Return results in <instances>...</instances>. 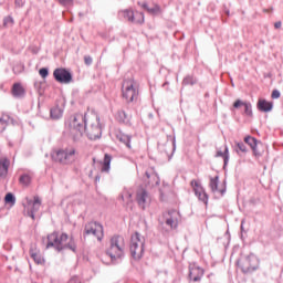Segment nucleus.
Instances as JSON below:
<instances>
[{"instance_id": "5fc2aeb1", "label": "nucleus", "mask_w": 283, "mask_h": 283, "mask_svg": "<svg viewBox=\"0 0 283 283\" xmlns=\"http://www.w3.org/2000/svg\"><path fill=\"white\" fill-rule=\"evenodd\" d=\"M243 232H244V224L241 223V233H243Z\"/></svg>"}, {"instance_id": "0eeeda50", "label": "nucleus", "mask_w": 283, "mask_h": 283, "mask_svg": "<svg viewBox=\"0 0 283 283\" xmlns=\"http://www.w3.org/2000/svg\"><path fill=\"white\" fill-rule=\"evenodd\" d=\"M53 77L57 83H62L64 85L72 83L73 80L72 72L63 67L55 69L53 72Z\"/></svg>"}, {"instance_id": "c756f323", "label": "nucleus", "mask_w": 283, "mask_h": 283, "mask_svg": "<svg viewBox=\"0 0 283 283\" xmlns=\"http://www.w3.org/2000/svg\"><path fill=\"white\" fill-rule=\"evenodd\" d=\"M181 83L185 86H187V85H196V84H198V78H196V76H193V75H187L186 77H184Z\"/></svg>"}, {"instance_id": "9d476101", "label": "nucleus", "mask_w": 283, "mask_h": 283, "mask_svg": "<svg viewBox=\"0 0 283 283\" xmlns=\"http://www.w3.org/2000/svg\"><path fill=\"white\" fill-rule=\"evenodd\" d=\"M205 275V270L196 264L189 266V280L192 282H200Z\"/></svg>"}, {"instance_id": "6e6552de", "label": "nucleus", "mask_w": 283, "mask_h": 283, "mask_svg": "<svg viewBox=\"0 0 283 283\" xmlns=\"http://www.w3.org/2000/svg\"><path fill=\"white\" fill-rule=\"evenodd\" d=\"M87 134V137L91 140H96L97 138H101L103 135V128L101 127V118L96 117L95 124H91L88 127L86 126V129L84 130Z\"/></svg>"}, {"instance_id": "603ef678", "label": "nucleus", "mask_w": 283, "mask_h": 283, "mask_svg": "<svg viewBox=\"0 0 283 283\" xmlns=\"http://www.w3.org/2000/svg\"><path fill=\"white\" fill-rule=\"evenodd\" d=\"M245 258V261L249 263L251 262V258H253V255H248V256H244Z\"/></svg>"}, {"instance_id": "ea45409f", "label": "nucleus", "mask_w": 283, "mask_h": 283, "mask_svg": "<svg viewBox=\"0 0 283 283\" xmlns=\"http://www.w3.org/2000/svg\"><path fill=\"white\" fill-rule=\"evenodd\" d=\"M84 63H85V65L90 66V65H92V63H94V59H92L91 55H85Z\"/></svg>"}, {"instance_id": "c85d7f7f", "label": "nucleus", "mask_w": 283, "mask_h": 283, "mask_svg": "<svg viewBox=\"0 0 283 283\" xmlns=\"http://www.w3.org/2000/svg\"><path fill=\"white\" fill-rule=\"evenodd\" d=\"M132 23H137L139 25H143V23H145V13L136 11L134 13V18H133V22Z\"/></svg>"}, {"instance_id": "f03ea898", "label": "nucleus", "mask_w": 283, "mask_h": 283, "mask_svg": "<svg viewBox=\"0 0 283 283\" xmlns=\"http://www.w3.org/2000/svg\"><path fill=\"white\" fill-rule=\"evenodd\" d=\"M87 114L76 113L75 115L70 117L69 128L70 134L72 136V140L74 143H78L81 138H83V134H85V129H87Z\"/></svg>"}, {"instance_id": "c9c22d12", "label": "nucleus", "mask_w": 283, "mask_h": 283, "mask_svg": "<svg viewBox=\"0 0 283 283\" xmlns=\"http://www.w3.org/2000/svg\"><path fill=\"white\" fill-rule=\"evenodd\" d=\"M123 14H124V18L127 19V21H129L130 23L133 22V20H134V14H135L134 11H132V10H129V9H126V10L123 11Z\"/></svg>"}, {"instance_id": "09e8293b", "label": "nucleus", "mask_w": 283, "mask_h": 283, "mask_svg": "<svg viewBox=\"0 0 283 283\" xmlns=\"http://www.w3.org/2000/svg\"><path fill=\"white\" fill-rule=\"evenodd\" d=\"M274 28H275L276 30H280V28H282V21L275 22V23H274Z\"/></svg>"}, {"instance_id": "e433bc0d", "label": "nucleus", "mask_w": 283, "mask_h": 283, "mask_svg": "<svg viewBox=\"0 0 283 283\" xmlns=\"http://www.w3.org/2000/svg\"><path fill=\"white\" fill-rule=\"evenodd\" d=\"M3 25L8 28V25H14V18L12 15H8L3 19Z\"/></svg>"}, {"instance_id": "b1692460", "label": "nucleus", "mask_w": 283, "mask_h": 283, "mask_svg": "<svg viewBox=\"0 0 283 283\" xmlns=\"http://www.w3.org/2000/svg\"><path fill=\"white\" fill-rule=\"evenodd\" d=\"M109 169H112V155L105 154L103 159L102 171L105 174H109Z\"/></svg>"}, {"instance_id": "8fccbe9b", "label": "nucleus", "mask_w": 283, "mask_h": 283, "mask_svg": "<svg viewBox=\"0 0 283 283\" xmlns=\"http://www.w3.org/2000/svg\"><path fill=\"white\" fill-rule=\"evenodd\" d=\"M106 253L109 255L111 260H116V255L109 252V250H107Z\"/></svg>"}, {"instance_id": "2f4dec72", "label": "nucleus", "mask_w": 283, "mask_h": 283, "mask_svg": "<svg viewBox=\"0 0 283 283\" xmlns=\"http://www.w3.org/2000/svg\"><path fill=\"white\" fill-rule=\"evenodd\" d=\"M244 143L253 149V147H258V139L255 137L247 136L244 137Z\"/></svg>"}, {"instance_id": "a18cd8bd", "label": "nucleus", "mask_w": 283, "mask_h": 283, "mask_svg": "<svg viewBox=\"0 0 283 283\" xmlns=\"http://www.w3.org/2000/svg\"><path fill=\"white\" fill-rule=\"evenodd\" d=\"M146 177L149 179V178H157V181H156V185H160V179L158 178V176L156 174H153V175H149L147 171H146Z\"/></svg>"}, {"instance_id": "39448f33", "label": "nucleus", "mask_w": 283, "mask_h": 283, "mask_svg": "<svg viewBox=\"0 0 283 283\" xmlns=\"http://www.w3.org/2000/svg\"><path fill=\"white\" fill-rule=\"evenodd\" d=\"M190 186L192 187V191L195 192V196L198 197V200L200 202H203L206 207L209 205V195L207 191H205V187H202V184H200V180L192 179L190 181Z\"/></svg>"}, {"instance_id": "f3484780", "label": "nucleus", "mask_w": 283, "mask_h": 283, "mask_svg": "<svg viewBox=\"0 0 283 283\" xmlns=\"http://www.w3.org/2000/svg\"><path fill=\"white\" fill-rule=\"evenodd\" d=\"M166 224L171 229H178V217L176 214V211L172 210L167 212Z\"/></svg>"}, {"instance_id": "cd10ccee", "label": "nucleus", "mask_w": 283, "mask_h": 283, "mask_svg": "<svg viewBox=\"0 0 283 283\" xmlns=\"http://www.w3.org/2000/svg\"><path fill=\"white\" fill-rule=\"evenodd\" d=\"M30 255L32 260L35 262V264H45V259H43V256L38 252H34V250L30 251Z\"/></svg>"}, {"instance_id": "3c124183", "label": "nucleus", "mask_w": 283, "mask_h": 283, "mask_svg": "<svg viewBox=\"0 0 283 283\" xmlns=\"http://www.w3.org/2000/svg\"><path fill=\"white\" fill-rule=\"evenodd\" d=\"M98 182H101V175H97L95 177V185H98Z\"/></svg>"}, {"instance_id": "6e6d98bb", "label": "nucleus", "mask_w": 283, "mask_h": 283, "mask_svg": "<svg viewBox=\"0 0 283 283\" xmlns=\"http://www.w3.org/2000/svg\"><path fill=\"white\" fill-rule=\"evenodd\" d=\"M167 85H169V82H165V83L163 84V87H167Z\"/></svg>"}, {"instance_id": "a19ab883", "label": "nucleus", "mask_w": 283, "mask_h": 283, "mask_svg": "<svg viewBox=\"0 0 283 283\" xmlns=\"http://www.w3.org/2000/svg\"><path fill=\"white\" fill-rule=\"evenodd\" d=\"M137 6L143 8V10H146V12H149V4L147 2H137Z\"/></svg>"}, {"instance_id": "a878e982", "label": "nucleus", "mask_w": 283, "mask_h": 283, "mask_svg": "<svg viewBox=\"0 0 283 283\" xmlns=\"http://www.w3.org/2000/svg\"><path fill=\"white\" fill-rule=\"evenodd\" d=\"M234 151H237L238 156H242V154H247L249 149H247V145L243 142H235Z\"/></svg>"}, {"instance_id": "6ab92c4d", "label": "nucleus", "mask_w": 283, "mask_h": 283, "mask_svg": "<svg viewBox=\"0 0 283 283\" xmlns=\"http://www.w3.org/2000/svg\"><path fill=\"white\" fill-rule=\"evenodd\" d=\"M125 247V238L120 234H115L111 238V249H123Z\"/></svg>"}, {"instance_id": "864d4df0", "label": "nucleus", "mask_w": 283, "mask_h": 283, "mask_svg": "<svg viewBox=\"0 0 283 283\" xmlns=\"http://www.w3.org/2000/svg\"><path fill=\"white\" fill-rule=\"evenodd\" d=\"M40 85H41V84H39L38 82L34 83V87H36V90L40 88Z\"/></svg>"}, {"instance_id": "de8ad7c7", "label": "nucleus", "mask_w": 283, "mask_h": 283, "mask_svg": "<svg viewBox=\"0 0 283 283\" xmlns=\"http://www.w3.org/2000/svg\"><path fill=\"white\" fill-rule=\"evenodd\" d=\"M223 240L224 249H229V237H226Z\"/></svg>"}, {"instance_id": "ddd939ff", "label": "nucleus", "mask_w": 283, "mask_h": 283, "mask_svg": "<svg viewBox=\"0 0 283 283\" xmlns=\"http://www.w3.org/2000/svg\"><path fill=\"white\" fill-rule=\"evenodd\" d=\"M28 205H32V208L28 210V216L34 220V214L41 209V198L39 196H34L33 201H29Z\"/></svg>"}, {"instance_id": "f8f14e48", "label": "nucleus", "mask_w": 283, "mask_h": 283, "mask_svg": "<svg viewBox=\"0 0 283 283\" xmlns=\"http://www.w3.org/2000/svg\"><path fill=\"white\" fill-rule=\"evenodd\" d=\"M136 200L139 207L145 209V205H147V200H149V192L145 188H140L136 192Z\"/></svg>"}, {"instance_id": "4468645a", "label": "nucleus", "mask_w": 283, "mask_h": 283, "mask_svg": "<svg viewBox=\"0 0 283 283\" xmlns=\"http://www.w3.org/2000/svg\"><path fill=\"white\" fill-rule=\"evenodd\" d=\"M115 119L119 125H126L127 127H132V117L126 114L125 111H118L116 113Z\"/></svg>"}, {"instance_id": "aec40b11", "label": "nucleus", "mask_w": 283, "mask_h": 283, "mask_svg": "<svg viewBox=\"0 0 283 283\" xmlns=\"http://www.w3.org/2000/svg\"><path fill=\"white\" fill-rule=\"evenodd\" d=\"M50 117L52 120H59L60 118H63V107L59 105V102L54 107L50 109Z\"/></svg>"}, {"instance_id": "72a5a7b5", "label": "nucleus", "mask_w": 283, "mask_h": 283, "mask_svg": "<svg viewBox=\"0 0 283 283\" xmlns=\"http://www.w3.org/2000/svg\"><path fill=\"white\" fill-rule=\"evenodd\" d=\"M143 249H133L130 250V255L134 260H140L143 258Z\"/></svg>"}, {"instance_id": "58836bf2", "label": "nucleus", "mask_w": 283, "mask_h": 283, "mask_svg": "<svg viewBox=\"0 0 283 283\" xmlns=\"http://www.w3.org/2000/svg\"><path fill=\"white\" fill-rule=\"evenodd\" d=\"M60 6H63L64 8H67L70 6H74V0H57Z\"/></svg>"}, {"instance_id": "f257e3e1", "label": "nucleus", "mask_w": 283, "mask_h": 283, "mask_svg": "<svg viewBox=\"0 0 283 283\" xmlns=\"http://www.w3.org/2000/svg\"><path fill=\"white\" fill-rule=\"evenodd\" d=\"M46 249H76L74 237H69L65 232L53 231L46 237Z\"/></svg>"}, {"instance_id": "9b49d317", "label": "nucleus", "mask_w": 283, "mask_h": 283, "mask_svg": "<svg viewBox=\"0 0 283 283\" xmlns=\"http://www.w3.org/2000/svg\"><path fill=\"white\" fill-rule=\"evenodd\" d=\"M130 249H145V238L135 232L130 237Z\"/></svg>"}, {"instance_id": "1a4fd4ad", "label": "nucleus", "mask_w": 283, "mask_h": 283, "mask_svg": "<svg viewBox=\"0 0 283 283\" xmlns=\"http://www.w3.org/2000/svg\"><path fill=\"white\" fill-rule=\"evenodd\" d=\"M240 107H244L245 116H249V118H253V106L251 105V102L235 99V102L232 105L231 112H233V109H240Z\"/></svg>"}, {"instance_id": "79ce46f5", "label": "nucleus", "mask_w": 283, "mask_h": 283, "mask_svg": "<svg viewBox=\"0 0 283 283\" xmlns=\"http://www.w3.org/2000/svg\"><path fill=\"white\" fill-rule=\"evenodd\" d=\"M15 8H23L25 6L24 0H14Z\"/></svg>"}, {"instance_id": "393cba45", "label": "nucleus", "mask_w": 283, "mask_h": 283, "mask_svg": "<svg viewBox=\"0 0 283 283\" xmlns=\"http://www.w3.org/2000/svg\"><path fill=\"white\" fill-rule=\"evenodd\" d=\"M120 198L125 202L126 207H129L134 202L133 195L129 190H123Z\"/></svg>"}, {"instance_id": "5701e85b", "label": "nucleus", "mask_w": 283, "mask_h": 283, "mask_svg": "<svg viewBox=\"0 0 283 283\" xmlns=\"http://www.w3.org/2000/svg\"><path fill=\"white\" fill-rule=\"evenodd\" d=\"M116 138H117V140H119V143H123V145H125V147H127V149L132 150V135L118 133Z\"/></svg>"}, {"instance_id": "2eb2a0df", "label": "nucleus", "mask_w": 283, "mask_h": 283, "mask_svg": "<svg viewBox=\"0 0 283 283\" xmlns=\"http://www.w3.org/2000/svg\"><path fill=\"white\" fill-rule=\"evenodd\" d=\"M9 169H10V159L8 157L0 158V180L8 178Z\"/></svg>"}, {"instance_id": "f704fd0d", "label": "nucleus", "mask_w": 283, "mask_h": 283, "mask_svg": "<svg viewBox=\"0 0 283 283\" xmlns=\"http://www.w3.org/2000/svg\"><path fill=\"white\" fill-rule=\"evenodd\" d=\"M160 12H161L160 4H154V7L148 9V14L156 15V14H160Z\"/></svg>"}, {"instance_id": "412c9836", "label": "nucleus", "mask_w": 283, "mask_h": 283, "mask_svg": "<svg viewBox=\"0 0 283 283\" xmlns=\"http://www.w3.org/2000/svg\"><path fill=\"white\" fill-rule=\"evenodd\" d=\"M214 158H223V169H227V165H229V146H224L223 151L217 150Z\"/></svg>"}, {"instance_id": "37998d69", "label": "nucleus", "mask_w": 283, "mask_h": 283, "mask_svg": "<svg viewBox=\"0 0 283 283\" xmlns=\"http://www.w3.org/2000/svg\"><path fill=\"white\" fill-rule=\"evenodd\" d=\"M282 96V93H280L279 90H273L271 98H280Z\"/></svg>"}, {"instance_id": "20e7f679", "label": "nucleus", "mask_w": 283, "mask_h": 283, "mask_svg": "<svg viewBox=\"0 0 283 283\" xmlns=\"http://www.w3.org/2000/svg\"><path fill=\"white\" fill-rule=\"evenodd\" d=\"M76 149H59L51 154L52 160L54 163H60V165H70L74 160Z\"/></svg>"}, {"instance_id": "49530a36", "label": "nucleus", "mask_w": 283, "mask_h": 283, "mask_svg": "<svg viewBox=\"0 0 283 283\" xmlns=\"http://www.w3.org/2000/svg\"><path fill=\"white\" fill-rule=\"evenodd\" d=\"M243 273H251L252 271H255V268L253 266H248L245 269H242Z\"/></svg>"}, {"instance_id": "4d7b16f0", "label": "nucleus", "mask_w": 283, "mask_h": 283, "mask_svg": "<svg viewBox=\"0 0 283 283\" xmlns=\"http://www.w3.org/2000/svg\"><path fill=\"white\" fill-rule=\"evenodd\" d=\"M174 145H176V137H174Z\"/></svg>"}, {"instance_id": "7c9ffc66", "label": "nucleus", "mask_w": 283, "mask_h": 283, "mask_svg": "<svg viewBox=\"0 0 283 283\" xmlns=\"http://www.w3.org/2000/svg\"><path fill=\"white\" fill-rule=\"evenodd\" d=\"M6 205H10L11 207H14L17 205V197L12 192H8L4 197Z\"/></svg>"}, {"instance_id": "7ed1b4c3", "label": "nucleus", "mask_w": 283, "mask_h": 283, "mask_svg": "<svg viewBox=\"0 0 283 283\" xmlns=\"http://www.w3.org/2000/svg\"><path fill=\"white\" fill-rule=\"evenodd\" d=\"M138 83L134 78L125 80L122 86V96L125 98L126 103H134L138 101Z\"/></svg>"}, {"instance_id": "a211bd4d", "label": "nucleus", "mask_w": 283, "mask_h": 283, "mask_svg": "<svg viewBox=\"0 0 283 283\" xmlns=\"http://www.w3.org/2000/svg\"><path fill=\"white\" fill-rule=\"evenodd\" d=\"M218 185H220V176L217 175L216 177H210L209 187H210L212 193H216L219 191ZM226 192H227V189L220 190L221 196H224Z\"/></svg>"}, {"instance_id": "473e14b6", "label": "nucleus", "mask_w": 283, "mask_h": 283, "mask_svg": "<svg viewBox=\"0 0 283 283\" xmlns=\"http://www.w3.org/2000/svg\"><path fill=\"white\" fill-rule=\"evenodd\" d=\"M10 116H7V119L4 117L0 118V134H3L6 132V128L9 125Z\"/></svg>"}, {"instance_id": "423d86ee", "label": "nucleus", "mask_w": 283, "mask_h": 283, "mask_svg": "<svg viewBox=\"0 0 283 283\" xmlns=\"http://www.w3.org/2000/svg\"><path fill=\"white\" fill-rule=\"evenodd\" d=\"M85 235H94V238H97L98 242L103 240V224L92 221L88 222L84 228V237Z\"/></svg>"}, {"instance_id": "4c0bfd02", "label": "nucleus", "mask_w": 283, "mask_h": 283, "mask_svg": "<svg viewBox=\"0 0 283 283\" xmlns=\"http://www.w3.org/2000/svg\"><path fill=\"white\" fill-rule=\"evenodd\" d=\"M39 74L42 78H48V76H50V69L42 67V69H40Z\"/></svg>"}, {"instance_id": "4be33fe9", "label": "nucleus", "mask_w": 283, "mask_h": 283, "mask_svg": "<svg viewBox=\"0 0 283 283\" xmlns=\"http://www.w3.org/2000/svg\"><path fill=\"white\" fill-rule=\"evenodd\" d=\"M11 93L14 98H23L25 96V88L20 83H15L12 86Z\"/></svg>"}, {"instance_id": "c03bdc74", "label": "nucleus", "mask_w": 283, "mask_h": 283, "mask_svg": "<svg viewBox=\"0 0 283 283\" xmlns=\"http://www.w3.org/2000/svg\"><path fill=\"white\" fill-rule=\"evenodd\" d=\"M252 151H253V155L256 157V158H260L262 157V153L260 150H258V146H254L252 148Z\"/></svg>"}, {"instance_id": "dca6fc26", "label": "nucleus", "mask_w": 283, "mask_h": 283, "mask_svg": "<svg viewBox=\"0 0 283 283\" xmlns=\"http://www.w3.org/2000/svg\"><path fill=\"white\" fill-rule=\"evenodd\" d=\"M256 109H259V112H263L264 114H269V112H273V102L261 98L256 103Z\"/></svg>"}, {"instance_id": "bb28decb", "label": "nucleus", "mask_w": 283, "mask_h": 283, "mask_svg": "<svg viewBox=\"0 0 283 283\" xmlns=\"http://www.w3.org/2000/svg\"><path fill=\"white\" fill-rule=\"evenodd\" d=\"M19 182L23 187H30V185L32 184V177H30L29 174H23V175L20 176Z\"/></svg>"}]
</instances>
